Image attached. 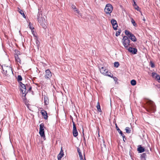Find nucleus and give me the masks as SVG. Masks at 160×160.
Listing matches in <instances>:
<instances>
[{
	"mask_svg": "<svg viewBox=\"0 0 160 160\" xmlns=\"http://www.w3.org/2000/svg\"><path fill=\"white\" fill-rule=\"evenodd\" d=\"M114 66L116 68H118L119 66V64L118 62H116L114 63Z\"/></svg>",
	"mask_w": 160,
	"mask_h": 160,
	"instance_id": "2f4dec72",
	"label": "nucleus"
},
{
	"mask_svg": "<svg viewBox=\"0 0 160 160\" xmlns=\"http://www.w3.org/2000/svg\"><path fill=\"white\" fill-rule=\"evenodd\" d=\"M100 72L103 75L106 74L107 73H108V71H106V69L103 67H102L100 68Z\"/></svg>",
	"mask_w": 160,
	"mask_h": 160,
	"instance_id": "2eb2a0df",
	"label": "nucleus"
},
{
	"mask_svg": "<svg viewBox=\"0 0 160 160\" xmlns=\"http://www.w3.org/2000/svg\"><path fill=\"white\" fill-rule=\"evenodd\" d=\"M104 75L108 76L112 78L113 77V75L110 72H108V73H107L106 74H104Z\"/></svg>",
	"mask_w": 160,
	"mask_h": 160,
	"instance_id": "c85d7f7f",
	"label": "nucleus"
},
{
	"mask_svg": "<svg viewBox=\"0 0 160 160\" xmlns=\"http://www.w3.org/2000/svg\"><path fill=\"white\" fill-rule=\"evenodd\" d=\"M130 41L129 39L127 36L123 37L122 39V44L125 48L129 46Z\"/></svg>",
	"mask_w": 160,
	"mask_h": 160,
	"instance_id": "0eeeda50",
	"label": "nucleus"
},
{
	"mask_svg": "<svg viewBox=\"0 0 160 160\" xmlns=\"http://www.w3.org/2000/svg\"><path fill=\"white\" fill-rule=\"evenodd\" d=\"M30 29L32 30V32H33V30L34 29V28L33 27H32L31 25V22H29V25H28Z\"/></svg>",
	"mask_w": 160,
	"mask_h": 160,
	"instance_id": "7c9ffc66",
	"label": "nucleus"
},
{
	"mask_svg": "<svg viewBox=\"0 0 160 160\" xmlns=\"http://www.w3.org/2000/svg\"><path fill=\"white\" fill-rule=\"evenodd\" d=\"M123 140L124 142H125V139H126L125 138H123Z\"/></svg>",
	"mask_w": 160,
	"mask_h": 160,
	"instance_id": "c03bdc74",
	"label": "nucleus"
},
{
	"mask_svg": "<svg viewBox=\"0 0 160 160\" xmlns=\"http://www.w3.org/2000/svg\"><path fill=\"white\" fill-rule=\"evenodd\" d=\"M72 8L73 9H74V10H75L76 9V8H76V7L75 6L73 5H72Z\"/></svg>",
	"mask_w": 160,
	"mask_h": 160,
	"instance_id": "79ce46f5",
	"label": "nucleus"
},
{
	"mask_svg": "<svg viewBox=\"0 0 160 160\" xmlns=\"http://www.w3.org/2000/svg\"><path fill=\"white\" fill-rule=\"evenodd\" d=\"M146 153H142L141 156V160H146Z\"/></svg>",
	"mask_w": 160,
	"mask_h": 160,
	"instance_id": "412c9836",
	"label": "nucleus"
},
{
	"mask_svg": "<svg viewBox=\"0 0 160 160\" xmlns=\"http://www.w3.org/2000/svg\"><path fill=\"white\" fill-rule=\"evenodd\" d=\"M150 65H151V67L152 68H153L154 67V63L152 62H150Z\"/></svg>",
	"mask_w": 160,
	"mask_h": 160,
	"instance_id": "4c0bfd02",
	"label": "nucleus"
},
{
	"mask_svg": "<svg viewBox=\"0 0 160 160\" xmlns=\"http://www.w3.org/2000/svg\"><path fill=\"white\" fill-rule=\"evenodd\" d=\"M31 89H32V87H30L29 88V90H31Z\"/></svg>",
	"mask_w": 160,
	"mask_h": 160,
	"instance_id": "37998d69",
	"label": "nucleus"
},
{
	"mask_svg": "<svg viewBox=\"0 0 160 160\" xmlns=\"http://www.w3.org/2000/svg\"><path fill=\"white\" fill-rule=\"evenodd\" d=\"M20 89L22 94L23 95V96L25 97L28 92V91L26 90V87L25 85L21 82H20Z\"/></svg>",
	"mask_w": 160,
	"mask_h": 160,
	"instance_id": "6e6552de",
	"label": "nucleus"
},
{
	"mask_svg": "<svg viewBox=\"0 0 160 160\" xmlns=\"http://www.w3.org/2000/svg\"><path fill=\"white\" fill-rule=\"evenodd\" d=\"M74 11L76 12L78 14H80V13H79V11L77 8L74 10Z\"/></svg>",
	"mask_w": 160,
	"mask_h": 160,
	"instance_id": "ea45409f",
	"label": "nucleus"
},
{
	"mask_svg": "<svg viewBox=\"0 0 160 160\" xmlns=\"http://www.w3.org/2000/svg\"><path fill=\"white\" fill-rule=\"evenodd\" d=\"M42 14L40 13H38L37 15V19L38 22L42 26L44 29L46 28V22L45 19L44 18H42L41 17Z\"/></svg>",
	"mask_w": 160,
	"mask_h": 160,
	"instance_id": "f03ea898",
	"label": "nucleus"
},
{
	"mask_svg": "<svg viewBox=\"0 0 160 160\" xmlns=\"http://www.w3.org/2000/svg\"><path fill=\"white\" fill-rule=\"evenodd\" d=\"M72 133L74 137H76L78 135V134L77 130H73Z\"/></svg>",
	"mask_w": 160,
	"mask_h": 160,
	"instance_id": "b1692460",
	"label": "nucleus"
},
{
	"mask_svg": "<svg viewBox=\"0 0 160 160\" xmlns=\"http://www.w3.org/2000/svg\"><path fill=\"white\" fill-rule=\"evenodd\" d=\"M143 20L144 21H145V18H144L143 19Z\"/></svg>",
	"mask_w": 160,
	"mask_h": 160,
	"instance_id": "a18cd8bd",
	"label": "nucleus"
},
{
	"mask_svg": "<svg viewBox=\"0 0 160 160\" xmlns=\"http://www.w3.org/2000/svg\"><path fill=\"white\" fill-rule=\"evenodd\" d=\"M133 5L134 6H135L136 5H137L136 3L135 0H133Z\"/></svg>",
	"mask_w": 160,
	"mask_h": 160,
	"instance_id": "a19ab883",
	"label": "nucleus"
},
{
	"mask_svg": "<svg viewBox=\"0 0 160 160\" xmlns=\"http://www.w3.org/2000/svg\"><path fill=\"white\" fill-rule=\"evenodd\" d=\"M44 124L41 123L40 125V129L39 133L41 138H43L44 140L45 139V136L44 131Z\"/></svg>",
	"mask_w": 160,
	"mask_h": 160,
	"instance_id": "39448f33",
	"label": "nucleus"
},
{
	"mask_svg": "<svg viewBox=\"0 0 160 160\" xmlns=\"http://www.w3.org/2000/svg\"><path fill=\"white\" fill-rule=\"evenodd\" d=\"M155 79L158 82L160 83V76L158 74L156 76Z\"/></svg>",
	"mask_w": 160,
	"mask_h": 160,
	"instance_id": "bb28decb",
	"label": "nucleus"
},
{
	"mask_svg": "<svg viewBox=\"0 0 160 160\" xmlns=\"http://www.w3.org/2000/svg\"><path fill=\"white\" fill-rule=\"evenodd\" d=\"M125 34L127 36L128 38L132 41L136 42L137 40L136 38L134 35L129 31L125 30Z\"/></svg>",
	"mask_w": 160,
	"mask_h": 160,
	"instance_id": "20e7f679",
	"label": "nucleus"
},
{
	"mask_svg": "<svg viewBox=\"0 0 160 160\" xmlns=\"http://www.w3.org/2000/svg\"><path fill=\"white\" fill-rule=\"evenodd\" d=\"M126 132L128 133H130L131 130L129 127H126L125 128Z\"/></svg>",
	"mask_w": 160,
	"mask_h": 160,
	"instance_id": "cd10ccee",
	"label": "nucleus"
},
{
	"mask_svg": "<svg viewBox=\"0 0 160 160\" xmlns=\"http://www.w3.org/2000/svg\"><path fill=\"white\" fill-rule=\"evenodd\" d=\"M41 113L42 116H43L44 119L46 120L48 118V116L47 112L44 110H41Z\"/></svg>",
	"mask_w": 160,
	"mask_h": 160,
	"instance_id": "ddd939ff",
	"label": "nucleus"
},
{
	"mask_svg": "<svg viewBox=\"0 0 160 160\" xmlns=\"http://www.w3.org/2000/svg\"><path fill=\"white\" fill-rule=\"evenodd\" d=\"M131 22L132 23V24L133 25L134 27H136L137 26V24L135 22V21L133 19V18H131Z\"/></svg>",
	"mask_w": 160,
	"mask_h": 160,
	"instance_id": "393cba45",
	"label": "nucleus"
},
{
	"mask_svg": "<svg viewBox=\"0 0 160 160\" xmlns=\"http://www.w3.org/2000/svg\"><path fill=\"white\" fill-rule=\"evenodd\" d=\"M134 8L137 10L138 11H140V9L139 7L137 5H136L135 6H134Z\"/></svg>",
	"mask_w": 160,
	"mask_h": 160,
	"instance_id": "72a5a7b5",
	"label": "nucleus"
},
{
	"mask_svg": "<svg viewBox=\"0 0 160 160\" xmlns=\"http://www.w3.org/2000/svg\"><path fill=\"white\" fill-rule=\"evenodd\" d=\"M121 32L120 31H118L116 33V36H118L119 35L120 33Z\"/></svg>",
	"mask_w": 160,
	"mask_h": 160,
	"instance_id": "e433bc0d",
	"label": "nucleus"
},
{
	"mask_svg": "<svg viewBox=\"0 0 160 160\" xmlns=\"http://www.w3.org/2000/svg\"><path fill=\"white\" fill-rule=\"evenodd\" d=\"M32 33L33 34H33V33H34V31H33H33H32Z\"/></svg>",
	"mask_w": 160,
	"mask_h": 160,
	"instance_id": "49530a36",
	"label": "nucleus"
},
{
	"mask_svg": "<svg viewBox=\"0 0 160 160\" xmlns=\"http://www.w3.org/2000/svg\"><path fill=\"white\" fill-rule=\"evenodd\" d=\"M17 79L18 82L22 81V76L20 75H18Z\"/></svg>",
	"mask_w": 160,
	"mask_h": 160,
	"instance_id": "c756f323",
	"label": "nucleus"
},
{
	"mask_svg": "<svg viewBox=\"0 0 160 160\" xmlns=\"http://www.w3.org/2000/svg\"><path fill=\"white\" fill-rule=\"evenodd\" d=\"M128 50L130 52L134 54H136L137 52V50L136 48L131 47L128 48Z\"/></svg>",
	"mask_w": 160,
	"mask_h": 160,
	"instance_id": "f8f14e48",
	"label": "nucleus"
},
{
	"mask_svg": "<svg viewBox=\"0 0 160 160\" xmlns=\"http://www.w3.org/2000/svg\"><path fill=\"white\" fill-rule=\"evenodd\" d=\"M77 151L79 154V156L80 158V160H86L85 158V153H84V159L83 158V156L82 155V153L81 152V151L80 149L78 148H77Z\"/></svg>",
	"mask_w": 160,
	"mask_h": 160,
	"instance_id": "9b49d317",
	"label": "nucleus"
},
{
	"mask_svg": "<svg viewBox=\"0 0 160 160\" xmlns=\"http://www.w3.org/2000/svg\"><path fill=\"white\" fill-rule=\"evenodd\" d=\"M137 150L138 152L142 153L144 151L145 149L143 147L140 146L138 148Z\"/></svg>",
	"mask_w": 160,
	"mask_h": 160,
	"instance_id": "dca6fc26",
	"label": "nucleus"
},
{
	"mask_svg": "<svg viewBox=\"0 0 160 160\" xmlns=\"http://www.w3.org/2000/svg\"><path fill=\"white\" fill-rule=\"evenodd\" d=\"M2 67L3 74L5 75H8L11 72L13 73L12 68L10 66H6L5 65H2Z\"/></svg>",
	"mask_w": 160,
	"mask_h": 160,
	"instance_id": "7ed1b4c3",
	"label": "nucleus"
},
{
	"mask_svg": "<svg viewBox=\"0 0 160 160\" xmlns=\"http://www.w3.org/2000/svg\"><path fill=\"white\" fill-rule=\"evenodd\" d=\"M147 111L150 113H153L156 111V107L154 102L151 101L147 102Z\"/></svg>",
	"mask_w": 160,
	"mask_h": 160,
	"instance_id": "f257e3e1",
	"label": "nucleus"
},
{
	"mask_svg": "<svg viewBox=\"0 0 160 160\" xmlns=\"http://www.w3.org/2000/svg\"><path fill=\"white\" fill-rule=\"evenodd\" d=\"M64 155L63 152L62 148L61 149L60 152L58 155V160H60Z\"/></svg>",
	"mask_w": 160,
	"mask_h": 160,
	"instance_id": "4468645a",
	"label": "nucleus"
},
{
	"mask_svg": "<svg viewBox=\"0 0 160 160\" xmlns=\"http://www.w3.org/2000/svg\"><path fill=\"white\" fill-rule=\"evenodd\" d=\"M111 23L112 25L113 29L115 30H117L118 25L116 21L114 19H112L111 20Z\"/></svg>",
	"mask_w": 160,
	"mask_h": 160,
	"instance_id": "9d476101",
	"label": "nucleus"
},
{
	"mask_svg": "<svg viewBox=\"0 0 160 160\" xmlns=\"http://www.w3.org/2000/svg\"><path fill=\"white\" fill-rule=\"evenodd\" d=\"M131 84L132 86H134L136 84V82L135 80L133 79L131 81Z\"/></svg>",
	"mask_w": 160,
	"mask_h": 160,
	"instance_id": "a878e982",
	"label": "nucleus"
},
{
	"mask_svg": "<svg viewBox=\"0 0 160 160\" xmlns=\"http://www.w3.org/2000/svg\"><path fill=\"white\" fill-rule=\"evenodd\" d=\"M18 11L22 15L24 18H26V16L23 11L18 8Z\"/></svg>",
	"mask_w": 160,
	"mask_h": 160,
	"instance_id": "6ab92c4d",
	"label": "nucleus"
},
{
	"mask_svg": "<svg viewBox=\"0 0 160 160\" xmlns=\"http://www.w3.org/2000/svg\"><path fill=\"white\" fill-rule=\"evenodd\" d=\"M113 10L112 6L110 4H107L104 9L105 12L106 14L110 15Z\"/></svg>",
	"mask_w": 160,
	"mask_h": 160,
	"instance_id": "423d86ee",
	"label": "nucleus"
},
{
	"mask_svg": "<svg viewBox=\"0 0 160 160\" xmlns=\"http://www.w3.org/2000/svg\"><path fill=\"white\" fill-rule=\"evenodd\" d=\"M72 123H73V130H77L75 124L74 122L72 121Z\"/></svg>",
	"mask_w": 160,
	"mask_h": 160,
	"instance_id": "f704fd0d",
	"label": "nucleus"
},
{
	"mask_svg": "<svg viewBox=\"0 0 160 160\" xmlns=\"http://www.w3.org/2000/svg\"><path fill=\"white\" fill-rule=\"evenodd\" d=\"M103 143L102 144H101V148L102 150L103 149L104 150L106 149V146L105 144V141L103 140Z\"/></svg>",
	"mask_w": 160,
	"mask_h": 160,
	"instance_id": "4be33fe9",
	"label": "nucleus"
},
{
	"mask_svg": "<svg viewBox=\"0 0 160 160\" xmlns=\"http://www.w3.org/2000/svg\"><path fill=\"white\" fill-rule=\"evenodd\" d=\"M157 75H158V74L155 72H152V77L153 78H156V76H157Z\"/></svg>",
	"mask_w": 160,
	"mask_h": 160,
	"instance_id": "473e14b6",
	"label": "nucleus"
},
{
	"mask_svg": "<svg viewBox=\"0 0 160 160\" xmlns=\"http://www.w3.org/2000/svg\"><path fill=\"white\" fill-rule=\"evenodd\" d=\"M44 102L45 105H48L49 103V100L48 98L45 96L44 97Z\"/></svg>",
	"mask_w": 160,
	"mask_h": 160,
	"instance_id": "aec40b11",
	"label": "nucleus"
},
{
	"mask_svg": "<svg viewBox=\"0 0 160 160\" xmlns=\"http://www.w3.org/2000/svg\"><path fill=\"white\" fill-rule=\"evenodd\" d=\"M97 108L98 111L99 112H102V110H101V109L100 108V105L99 102H98L97 103Z\"/></svg>",
	"mask_w": 160,
	"mask_h": 160,
	"instance_id": "5701e85b",
	"label": "nucleus"
},
{
	"mask_svg": "<svg viewBox=\"0 0 160 160\" xmlns=\"http://www.w3.org/2000/svg\"><path fill=\"white\" fill-rule=\"evenodd\" d=\"M112 78H113L114 81L116 82H117L118 80V78L116 77L113 76Z\"/></svg>",
	"mask_w": 160,
	"mask_h": 160,
	"instance_id": "58836bf2",
	"label": "nucleus"
},
{
	"mask_svg": "<svg viewBox=\"0 0 160 160\" xmlns=\"http://www.w3.org/2000/svg\"><path fill=\"white\" fill-rule=\"evenodd\" d=\"M36 43L37 46L38 47L39 44V41L37 39L36 40Z\"/></svg>",
	"mask_w": 160,
	"mask_h": 160,
	"instance_id": "c9c22d12",
	"label": "nucleus"
},
{
	"mask_svg": "<svg viewBox=\"0 0 160 160\" xmlns=\"http://www.w3.org/2000/svg\"><path fill=\"white\" fill-rule=\"evenodd\" d=\"M116 127L118 132L120 133V134H121V135L122 136V138H125V135L122 133V131L120 129L118 128V127L116 125Z\"/></svg>",
	"mask_w": 160,
	"mask_h": 160,
	"instance_id": "f3484780",
	"label": "nucleus"
},
{
	"mask_svg": "<svg viewBox=\"0 0 160 160\" xmlns=\"http://www.w3.org/2000/svg\"><path fill=\"white\" fill-rule=\"evenodd\" d=\"M15 61L16 62H17L19 63L20 64L21 63V59L18 55L16 54L15 55Z\"/></svg>",
	"mask_w": 160,
	"mask_h": 160,
	"instance_id": "a211bd4d",
	"label": "nucleus"
},
{
	"mask_svg": "<svg viewBox=\"0 0 160 160\" xmlns=\"http://www.w3.org/2000/svg\"><path fill=\"white\" fill-rule=\"evenodd\" d=\"M45 78L47 79H49L52 76V73L48 69L45 71Z\"/></svg>",
	"mask_w": 160,
	"mask_h": 160,
	"instance_id": "1a4fd4ad",
	"label": "nucleus"
}]
</instances>
